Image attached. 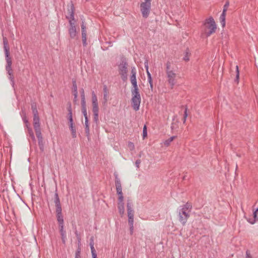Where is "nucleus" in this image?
I'll use <instances>...</instances> for the list:
<instances>
[{
	"instance_id": "obj_23",
	"label": "nucleus",
	"mask_w": 258,
	"mask_h": 258,
	"mask_svg": "<svg viewBox=\"0 0 258 258\" xmlns=\"http://www.w3.org/2000/svg\"><path fill=\"white\" fill-rule=\"evenodd\" d=\"M115 185H116L117 193V194L122 193L120 183L119 182L117 181L115 183Z\"/></svg>"
},
{
	"instance_id": "obj_19",
	"label": "nucleus",
	"mask_w": 258,
	"mask_h": 258,
	"mask_svg": "<svg viewBox=\"0 0 258 258\" xmlns=\"http://www.w3.org/2000/svg\"><path fill=\"white\" fill-rule=\"evenodd\" d=\"M73 92H74V101L75 102L77 100V97H78L77 87V85L75 83L73 84Z\"/></svg>"
},
{
	"instance_id": "obj_1",
	"label": "nucleus",
	"mask_w": 258,
	"mask_h": 258,
	"mask_svg": "<svg viewBox=\"0 0 258 258\" xmlns=\"http://www.w3.org/2000/svg\"><path fill=\"white\" fill-rule=\"evenodd\" d=\"M217 25L212 17L207 19L202 27V36L208 37L216 32Z\"/></svg>"
},
{
	"instance_id": "obj_6",
	"label": "nucleus",
	"mask_w": 258,
	"mask_h": 258,
	"mask_svg": "<svg viewBox=\"0 0 258 258\" xmlns=\"http://www.w3.org/2000/svg\"><path fill=\"white\" fill-rule=\"evenodd\" d=\"M118 71L123 80L127 79V64L125 62H122L118 66Z\"/></svg>"
},
{
	"instance_id": "obj_42",
	"label": "nucleus",
	"mask_w": 258,
	"mask_h": 258,
	"mask_svg": "<svg viewBox=\"0 0 258 258\" xmlns=\"http://www.w3.org/2000/svg\"><path fill=\"white\" fill-rule=\"evenodd\" d=\"M68 110L69 111V113H72V108H71V104H69V107L68 108Z\"/></svg>"
},
{
	"instance_id": "obj_10",
	"label": "nucleus",
	"mask_w": 258,
	"mask_h": 258,
	"mask_svg": "<svg viewBox=\"0 0 258 258\" xmlns=\"http://www.w3.org/2000/svg\"><path fill=\"white\" fill-rule=\"evenodd\" d=\"M81 29H82V41L84 44L86 43L87 40V31L86 26L85 25L84 22L82 23L81 25Z\"/></svg>"
},
{
	"instance_id": "obj_11",
	"label": "nucleus",
	"mask_w": 258,
	"mask_h": 258,
	"mask_svg": "<svg viewBox=\"0 0 258 258\" xmlns=\"http://www.w3.org/2000/svg\"><path fill=\"white\" fill-rule=\"evenodd\" d=\"M71 27L69 29V33L71 38H74L77 35L76 29L75 26L70 22Z\"/></svg>"
},
{
	"instance_id": "obj_25",
	"label": "nucleus",
	"mask_w": 258,
	"mask_h": 258,
	"mask_svg": "<svg viewBox=\"0 0 258 258\" xmlns=\"http://www.w3.org/2000/svg\"><path fill=\"white\" fill-rule=\"evenodd\" d=\"M127 214L128 219L134 218V213L132 209L129 208V204H127Z\"/></svg>"
},
{
	"instance_id": "obj_41",
	"label": "nucleus",
	"mask_w": 258,
	"mask_h": 258,
	"mask_svg": "<svg viewBox=\"0 0 258 258\" xmlns=\"http://www.w3.org/2000/svg\"><path fill=\"white\" fill-rule=\"evenodd\" d=\"M91 252L93 253V252L95 251V248L94 247L93 244H91Z\"/></svg>"
},
{
	"instance_id": "obj_32",
	"label": "nucleus",
	"mask_w": 258,
	"mask_h": 258,
	"mask_svg": "<svg viewBox=\"0 0 258 258\" xmlns=\"http://www.w3.org/2000/svg\"><path fill=\"white\" fill-rule=\"evenodd\" d=\"M118 195V203H123V197L122 195V193L121 194H117Z\"/></svg>"
},
{
	"instance_id": "obj_12",
	"label": "nucleus",
	"mask_w": 258,
	"mask_h": 258,
	"mask_svg": "<svg viewBox=\"0 0 258 258\" xmlns=\"http://www.w3.org/2000/svg\"><path fill=\"white\" fill-rule=\"evenodd\" d=\"M92 111L95 118H98L99 112L98 103H92Z\"/></svg>"
},
{
	"instance_id": "obj_39",
	"label": "nucleus",
	"mask_w": 258,
	"mask_h": 258,
	"mask_svg": "<svg viewBox=\"0 0 258 258\" xmlns=\"http://www.w3.org/2000/svg\"><path fill=\"white\" fill-rule=\"evenodd\" d=\"M141 163V160H137L136 161V162H135V164H136V165L137 167H138H138H139V166H140V165Z\"/></svg>"
},
{
	"instance_id": "obj_36",
	"label": "nucleus",
	"mask_w": 258,
	"mask_h": 258,
	"mask_svg": "<svg viewBox=\"0 0 258 258\" xmlns=\"http://www.w3.org/2000/svg\"><path fill=\"white\" fill-rule=\"evenodd\" d=\"M75 258H81L80 250L78 249L76 252Z\"/></svg>"
},
{
	"instance_id": "obj_37",
	"label": "nucleus",
	"mask_w": 258,
	"mask_h": 258,
	"mask_svg": "<svg viewBox=\"0 0 258 258\" xmlns=\"http://www.w3.org/2000/svg\"><path fill=\"white\" fill-rule=\"evenodd\" d=\"M189 55H190V54L188 52H186L185 54V56L184 58V60L186 61H188L189 60L188 56H189Z\"/></svg>"
},
{
	"instance_id": "obj_15",
	"label": "nucleus",
	"mask_w": 258,
	"mask_h": 258,
	"mask_svg": "<svg viewBox=\"0 0 258 258\" xmlns=\"http://www.w3.org/2000/svg\"><path fill=\"white\" fill-rule=\"evenodd\" d=\"M60 228V232L61 235L62 240L63 243H65L66 234L65 231L63 230V225H59Z\"/></svg>"
},
{
	"instance_id": "obj_18",
	"label": "nucleus",
	"mask_w": 258,
	"mask_h": 258,
	"mask_svg": "<svg viewBox=\"0 0 258 258\" xmlns=\"http://www.w3.org/2000/svg\"><path fill=\"white\" fill-rule=\"evenodd\" d=\"M176 138L175 136H172L167 140L164 141L163 143V145L165 146L168 147L170 145V143L173 141V140Z\"/></svg>"
},
{
	"instance_id": "obj_20",
	"label": "nucleus",
	"mask_w": 258,
	"mask_h": 258,
	"mask_svg": "<svg viewBox=\"0 0 258 258\" xmlns=\"http://www.w3.org/2000/svg\"><path fill=\"white\" fill-rule=\"evenodd\" d=\"M118 209L120 214L122 216L124 214V208L123 203H118Z\"/></svg>"
},
{
	"instance_id": "obj_45",
	"label": "nucleus",
	"mask_w": 258,
	"mask_h": 258,
	"mask_svg": "<svg viewBox=\"0 0 258 258\" xmlns=\"http://www.w3.org/2000/svg\"><path fill=\"white\" fill-rule=\"evenodd\" d=\"M134 231V226H130L131 234H132Z\"/></svg>"
},
{
	"instance_id": "obj_2",
	"label": "nucleus",
	"mask_w": 258,
	"mask_h": 258,
	"mask_svg": "<svg viewBox=\"0 0 258 258\" xmlns=\"http://www.w3.org/2000/svg\"><path fill=\"white\" fill-rule=\"evenodd\" d=\"M166 74L168 83L172 89L176 83V74L175 71L172 68L170 63L166 64Z\"/></svg>"
},
{
	"instance_id": "obj_27",
	"label": "nucleus",
	"mask_w": 258,
	"mask_h": 258,
	"mask_svg": "<svg viewBox=\"0 0 258 258\" xmlns=\"http://www.w3.org/2000/svg\"><path fill=\"white\" fill-rule=\"evenodd\" d=\"M4 49H5V51L6 56H9L10 52H9V47L8 45H4Z\"/></svg>"
},
{
	"instance_id": "obj_44",
	"label": "nucleus",
	"mask_w": 258,
	"mask_h": 258,
	"mask_svg": "<svg viewBox=\"0 0 258 258\" xmlns=\"http://www.w3.org/2000/svg\"><path fill=\"white\" fill-rule=\"evenodd\" d=\"M4 44L5 45H8V41L6 38H4Z\"/></svg>"
},
{
	"instance_id": "obj_17",
	"label": "nucleus",
	"mask_w": 258,
	"mask_h": 258,
	"mask_svg": "<svg viewBox=\"0 0 258 258\" xmlns=\"http://www.w3.org/2000/svg\"><path fill=\"white\" fill-rule=\"evenodd\" d=\"M147 75L148 77V81L150 84V87L151 90L153 88V81L152 79V76L151 74L150 73L149 71H147Z\"/></svg>"
},
{
	"instance_id": "obj_48",
	"label": "nucleus",
	"mask_w": 258,
	"mask_h": 258,
	"mask_svg": "<svg viewBox=\"0 0 258 258\" xmlns=\"http://www.w3.org/2000/svg\"><path fill=\"white\" fill-rule=\"evenodd\" d=\"M104 99H105V100H107V95H104Z\"/></svg>"
},
{
	"instance_id": "obj_9",
	"label": "nucleus",
	"mask_w": 258,
	"mask_h": 258,
	"mask_svg": "<svg viewBox=\"0 0 258 258\" xmlns=\"http://www.w3.org/2000/svg\"><path fill=\"white\" fill-rule=\"evenodd\" d=\"M81 110L83 114H86L87 111L86 103L84 90H82L81 94Z\"/></svg>"
},
{
	"instance_id": "obj_4",
	"label": "nucleus",
	"mask_w": 258,
	"mask_h": 258,
	"mask_svg": "<svg viewBox=\"0 0 258 258\" xmlns=\"http://www.w3.org/2000/svg\"><path fill=\"white\" fill-rule=\"evenodd\" d=\"M132 92V105L134 109L137 111L140 108L141 98L139 90H131Z\"/></svg>"
},
{
	"instance_id": "obj_8",
	"label": "nucleus",
	"mask_w": 258,
	"mask_h": 258,
	"mask_svg": "<svg viewBox=\"0 0 258 258\" xmlns=\"http://www.w3.org/2000/svg\"><path fill=\"white\" fill-rule=\"evenodd\" d=\"M56 213L58 225H63V219L61 214V208L59 202L56 203Z\"/></svg>"
},
{
	"instance_id": "obj_34",
	"label": "nucleus",
	"mask_w": 258,
	"mask_h": 258,
	"mask_svg": "<svg viewBox=\"0 0 258 258\" xmlns=\"http://www.w3.org/2000/svg\"><path fill=\"white\" fill-rule=\"evenodd\" d=\"M33 125L35 131L40 130L39 123H33Z\"/></svg>"
},
{
	"instance_id": "obj_22",
	"label": "nucleus",
	"mask_w": 258,
	"mask_h": 258,
	"mask_svg": "<svg viewBox=\"0 0 258 258\" xmlns=\"http://www.w3.org/2000/svg\"><path fill=\"white\" fill-rule=\"evenodd\" d=\"M257 211L255 210L253 213V219L251 220H248V222L251 224H253L256 221L258 220V218L257 217Z\"/></svg>"
},
{
	"instance_id": "obj_40",
	"label": "nucleus",
	"mask_w": 258,
	"mask_h": 258,
	"mask_svg": "<svg viewBox=\"0 0 258 258\" xmlns=\"http://www.w3.org/2000/svg\"><path fill=\"white\" fill-rule=\"evenodd\" d=\"M145 67L146 68V72L149 71V67H148V63L147 61L145 62Z\"/></svg>"
},
{
	"instance_id": "obj_49",
	"label": "nucleus",
	"mask_w": 258,
	"mask_h": 258,
	"mask_svg": "<svg viewBox=\"0 0 258 258\" xmlns=\"http://www.w3.org/2000/svg\"><path fill=\"white\" fill-rule=\"evenodd\" d=\"M129 208H130L131 209V207L130 205H129Z\"/></svg>"
},
{
	"instance_id": "obj_13",
	"label": "nucleus",
	"mask_w": 258,
	"mask_h": 258,
	"mask_svg": "<svg viewBox=\"0 0 258 258\" xmlns=\"http://www.w3.org/2000/svg\"><path fill=\"white\" fill-rule=\"evenodd\" d=\"M33 113V123H39V118L38 115L37 110L35 106L32 107Z\"/></svg>"
},
{
	"instance_id": "obj_28",
	"label": "nucleus",
	"mask_w": 258,
	"mask_h": 258,
	"mask_svg": "<svg viewBox=\"0 0 258 258\" xmlns=\"http://www.w3.org/2000/svg\"><path fill=\"white\" fill-rule=\"evenodd\" d=\"M127 147L131 151L135 149V145L133 142H129L127 144Z\"/></svg>"
},
{
	"instance_id": "obj_21",
	"label": "nucleus",
	"mask_w": 258,
	"mask_h": 258,
	"mask_svg": "<svg viewBox=\"0 0 258 258\" xmlns=\"http://www.w3.org/2000/svg\"><path fill=\"white\" fill-rule=\"evenodd\" d=\"M225 12L226 10H224L222 14L220 16L221 23L223 27L225 25Z\"/></svg>"
},
{
	"instance_id": "obj_26",
	"label": "nucleus",
	"mask_w": 258,
	"mask_h": 258,
	"mask_svg": "<svg viewBox=\"0 0 258 258\" xmlns=\"http://www.w3.org/2000/svg\"><path fill=\"white\" fill-rule=\"evenodd\" d=\"M98 102V99L96 95L94 92H92V103Z\"/></svg>"
},
{
	"instance_id": "obj_29",
	"label": "nucleus",
	"mask_w": 258,
	"mask_h": 258,
	"mask_svg": "<svg viewBox=\"0 0 258 258\" xmlns=\"http://www.w3.org/2000/svg\"><path fill=\"white\" fill-rule=\"evenodd\" d=\"M236 81L238 83V81H239V70H238V66H236Z\"/></svg>"
},
{
	"instance_id": "obj_5",
	"label": "nucleus",
	"mask_w": 258,
	"mask_h": 258,
	"mask_svg": "<svg viewBox=\"0 0 258 258\" xmlns=\"http://www.w3.org/2000/svg\"><path fill=\"white\" fill-rule=\"evenodd\" d=\"M151 3H141L140 5L141 11L143 16L147 18L149 15Z\"/></svg>"
},
{
	"instance_id": "obj_33",
	"label": "nucleus",
	"mask_w": 258,
	"mask_h": 258,
	"mask_svg": "<svg viewBox=\"0 0 258 258\" xmlns=\"http://www.w3.org/2000/svg\"><path fill=\"white\" fill-rule=\"evenodd\" d=\"M69 124L74 123L72 113H69Z\"/></svg>"
},
{
	"instance_id": "obj_47",
	"label": "nucleus",
	"mask_w": 258,
	"mask_h": 258,
	"mask_svg": "<svg viewBox=\"0 0 258 258\" xmlns=\"http://www.w3.org/2000/svg\"><path fill=\"white\" fill-rule=\"evenodd\" d=\"M145 2L144 3H151V0H144Z\"/></svg>"
},
{
	"instance_id": "obj_16",
	"label": "nucleus",
	"mask_w": 258,
	"mask_h": 258,
	"mask_svg": "<svg viewBox=\"0 0 258 258\" xmlns=\"http://www.w3.org/2000/svg\"><path fill=\"white\" fill-rule=\"evenodd\" d=\"M69 126L72 133V137L73 138H76V130L74 123L69 124Z\"/></svg>"
},
{
	"instance_id": "obj_35",
	"label": "nucleus",
	"mask_w": 258,
	"mask_h": 258,
	"mask_svg": "<svg viewBox=\"0 0 258 258\" xmlns=\"http://www.w3.org/2000/svg\"><path fill=\"white\" fill-rule=\"evenodd\" d=\"M143 138L145 139L147 136V131L146 126L145 125L143 128Z\"/></svg>"
},
{
	"instance_id": "obj_3",
	"label": "nucleus",
	"mask_w": 258,
	"mask_h": 258,
	"mask_svg": "<svg viewBox=\"0 0 258 258\" xmlns=\"http://www.w3.org/2000/svg\"><path fill=\"white\" fill-rule=\"evenodd\" d=\"M191 206L190 204L186 203L179 212V220L181 223L184 225L185 224L187 219L189 217V209H191Z\"/></svg>"
},
{
	"instance_id": "obj_50",
	"label": "nucleus",
	"mask_w": 258,
	"mask_h": 258,
	"mask_svg": "<svg viewBox=\"0 0 258 258\" xmlns=\"http://www.w3.org/2000/svg\"><path fill=\"white\" fill-rule=\"evenodd\" d=\"M256 211L258 212V208L256 210Z\"/></svg>"
},
{
	"instance_id": "obj_14",
	"label": "nucleus",
	"mask_w": 258,
	"mask_h": 258,
	"mask_svg": "<svg viewBox=\"0 0 258 258\" xmlns=\"http://www.w3.org/2000/svg\"><path fill=\"white\" fill-rule=\"evenodd\" d=\"M84 117H85V131L86 133L88 134H89V122H88V119L87 117V112L86 111V114H83Z\"/></svg>"
},
{
	"instance_id": "obj_24",
	"label": "nucleus",
	"mask_w": 258,
	"mask_h": 258,
	"mask_svg": "<svg viewBox=\"0 0 258 258\" xmlns=\"http://www.w3.org/2000/svg\"><path fill=\"white\" fill-rule=\"evenodd\" d=\"M6 70L10 76V78L11 79L12 76H13V71L11 68V66L7 65L6 67Z\"/></svg>"
},
{
	"instance_id": "obj_7",
	"label": "nucleus",
	"mask_w": 258,
	"mask_h": 258,
	"mask_svg": "<svg viewBox=\"0 0 258 258\" xmlns=\"http://www.w3.org/2000/svg\"><path fill=\"white\" fill-rule=\"evenodd\" d=\"M136 69L135 67L132 68L131 76L130 78L131 82L133 86L132 90H139L136 79Z\"/></svg>"
},
{
	"instance_id": "obj_46",
	"label": "nucleus",
	"mask_w": 258,
	"mask_h": 258,
	"mask_svg": "<svg viewBox=\"0 0 258 258\" xmlns=\"http://www.w3.org/2000/svg\"><path fill=\"white\" fill-rule=\"evenodd\" d=\"M92 254L93 258H96L97 257V255H96V254L95 253V251L93 252V253H92Z\"/></svg>"
},
{
	"instance_id": "obj_43",
	"label": "nucleus",
	"mask_w": 258,
	"mask_h": 258,
	"mask_svg": "<svg viewBox=\"0 0 258 258\" xmlns=\"http://www.w3.org/2000/svg\"><path fill=\"white\" fill-rule=\"evenodd\" d=\"M29 134H30V136H31L32 138L33 139H34V134H33L32 130H30L29 131Z\"/></svg>"
},
{
	"instance_id": "obj_38",
	"label": "nucleus",
	"mask_w": 258,
	"mask_h": 258,
	"mask_svg": "<svg viewBox=\"0 0 258 258\" xmlns=\"http://www.w3.org/2000/svg\"><path fill=\"white\" fill-rule=\"evenodd\" d=\"M128 224L130 226H133L134 224V218L128 219Z\"/></svg>"
},
{
	"instance_id": "obj_30",
	"label": "nucleus",
	"mask_w": 258,
	"mask_h": 258,
	"mask_svg": "<svg viewBox=\"0 0 258 258\" xmlns=\"http://www.w3.org/2000/svg\"><path fill=\"white\" fill-rule=\"evenodd\" d=\"M35 133H36V135L37 137L38 138V140H41L42 139V135H41L40 130H38V131H36Z\"/></svg>"
},
{
	"instance_id": "obj_31",
	"label": "nucleus",
	"mask_w": 258,
	"mask_h": 258,
	"mask_svg": "<svg viewBox=\"0 0 258 258\" xmlns=\"http://www.w3.org/2000/svg\"><path fill=\"white\" fill-rule=\"evenodd\" d=\"M7 65L12 66V60L11 58L9 56H6Z\"/></svg>"
}]
</instances>
